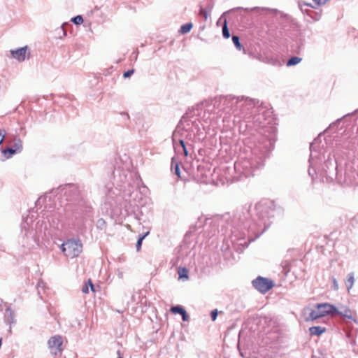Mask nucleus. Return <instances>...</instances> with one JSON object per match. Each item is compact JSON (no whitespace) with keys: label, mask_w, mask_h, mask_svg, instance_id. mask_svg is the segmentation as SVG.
<instances>
[{"label":"nucleus","mask_w":358,"mask_h":358,"mask_svg":"<svg viewBox=\"0 0 358 358\" xmlns=\"http://www.w3.org/2000/svg\"><path fill=\"white\" fill-rule=\"evenodd\" d=\"M223 221L222 217L206 218L205 220V226L213 225L214 233L217 230L220 222Z\"/></svg>","instance_id":"18"},{"label":"nucleus","mask_w":358,"mask_h":358,"mask_svg":"<svg viewBox=\"0 0 358 358\" xmlns=\"http://www.w3.org/2000/svg\"><path fill=\"white\" fill-rule=\"evenodd\" d=\"M276 206L275 202L270 199H263L251 206L244 207L237 210L231 220V232L234 236H238L236 233L240 230L241 237H237L238 245L247 248L249 243L253 241L248 237L250 231L257 234V237L262 235L271 224V219L275 216Z\"/></svg>","instance_id":"2"},{"label":"nucleus","mask_w":358,"mask_h":358,"mask_svg":"<svg viewBox=\"0 0 358 358\" xmlns=\"http://www.w3.org/2000/svg\"><path fill=\"white\" fill-rule=\"evenodd\" d=\"M238 10H244L246 12L255 11L259 17L264 19L265 21L268 20L273 23L277 22L278 23H282V22H289L291 17L289 15L285 14L282 12L275 8H270L267 7H253L252 8H243L242 7L234 8L225 13H226L234 12Z\"/></svg>","instance_id":"4"},{"label":"nucleus","mask_w":358,"mask_h":358,"mask_svg":"<svg viewBox=\"0 0 358 358\" xmlns=\"http://www.w3.org/2000/svg\"><path fill=\"white\" fill-rule=\"evenodd\" d=\"M96 227L99 230H103L106 227V222L103 218H100L96 221Z\"/></svg>","instance_id":"34"},{"label":"nucleus","mask_w":358,"mask_h":358,"mask_svg":"<svg viewBox=\"0 0 358 358\" xmlns=\"http://www.w3.org/2000/svg\"><path fill=\"white\" fill-rule=\"evenodd\" d=\"M322 170L325 173L327 180H333L337 176V162L334 157L328 156L322 166Z\"/></svg>","instance_id":"8"},{"label":"nucleus","mask_w":358,"mask_h":358,"mask_svg":"<svg viewBox=\"0 0 358 358\" xmlns=\"http://www.w3.org/2000/svg\"><path fill=\"white\" fill-rule=\"evenodd\" d=\"M62 31H63V33H64V35L65 36V35H66V31H65V30L64 29V28H63V27H62Z\"/></svg>","instance_id":"49"},{"label":"nucleus","mask_w":358,"mask_h":358,"mask_svg":"<svg viewBox=\"0 0 358 358\" xmlns=\"http://www.w3.org/2000/svg\"><path fill=\"white\" fill-rule=\"evenodd\" d=\"M170 310L173 314H180V315H182L186 311L185 309L180 305L172 306Z\"/></svg>","instance_id":"26"},{"label":"nucleus","mask_w":358,"mask_h":358,"mask_svg":"<svg viewBox=\"0 0 358 358\" xmlns=\"http://www.w3.org/2000/svg\"><path fill=\"white\" fill-rule=\"evenodd\" d=\"M2 154L4 155L6 159L12 157L13 155L16 154L15 150L10 147H8L2 150Z\"/></svg>","instance_id":"25"},{"label":"nucleus","mask_w":358,"mask_h":358,"mask_svg":"<svg viewBox=\"0 0 358 358\" xmlns=\"http://www.w3.org/2000/svg\"><path fill=\"white\" fill-rule=\"evenodd\" d=\"M210 317H211V320L213 321H215L217 319V309L213 310V311H211Z\"/></svg>","instance_id":"42"},{"label":"nucleus","mask_w":358,"mask_h":358,"mask_svg":"<svg viewBox=\"0 0 358 358\" xmlns=\"http://www.w3.org/2000/svg\"><path fill=\"white\" fill-rule=\"evenodd\" d=\"M71 21L75 24L79 25L83 22V18L81 15H76L71 19Z\"/></svg>","instance_id":"35"},{"label":"nucleus","mask_w":358,"mask_h":358,"mask_svg":"<svg viewBox=\"0 0 358 358\" xmlns=\"http://www.w3.org/2000/svg\"><path fill=\"white\" fill-rule=\"evenodd\" d=\"M171 170L178 178H180V170L179 164L176 163L175 165H173V158L172 159Z\"/></svg>","instance_id":"33"},{"label":"nucleus","mask_w":358,"mask_h":358,"mask_svg":"<svg viewBox=\"0 0 358 358\" xmlns=\"http://www.w3.org/2000/svg\"><path fill=\"white\" fill-rule=\"evenodd\" d=\"M4 322L10 324L8 333L10 335L12 334L11 324H15L16 320L14 316V313L12 310L10 306H6L4 313Z\"/></svg>","instance_id":"15"},{"label":"nucleus","mask_w":358,"mask_h":358,"mask_svg":"<svg viewBox=\"0 0 358 358\" xmlns=\"http://www.w3.org/2000/svg\"><path fill=\"white\" fill-rule=\"evenodd\" d=\"M336 315L350 320H355L352 317V310L347 306H341L340 308H337V311L334 313V315Z\"/></svg>","instance_id":"17"},{"label":"nucleus","mask_w":358,"mask_h":358,"mask_svg":"<svg viewBox=\"0 0 358 358\" xmlns=\"http://www.w3.org/2000/svg\"><path fill=\"white\" fill-rule=\"evenodd\" d=\"M10 55L19 62L29 59L30 52L27 45L10 50Z\"/></svg>","instance_id":"11"},{"label":"nucleus","mask_w":358,"mask_h":358,"mask_svg":"<svg viewBox=\"0 0 358 358\" xmlns=\"http://www.w3.org/2000/svg\"><path fill=\"white\" fill-rule=\"evenodd\" d=\"M42 285H43V282H42V281H41V282H39L38 283V288L39 289V287H41Z\"/></svg>","instance_id":"48"},{"label":"nucleus","mask_w":358,"mask_h":358,"mask_svg":"<svg viewBox=\"0 0 358 358\" xmlns=\"http://www.w3.org/2000/svg\"><path fill=\"white\" fill-rule=\"evenodd\" d=\"M224 217H225V220H227L229 217V215H226V216H224Z\"/></svg>","instance_id":"50"},{"label":"nucleus","mask_w":358,"mask_h":358,"mask_svg":"<svg viewBox=\"0 0 358 358\" xmlns=\"http://www.w3.org/2000/svg\"><path fill=\"white\" fill-rule=\"evenodd\" d=\"M149 234V231H147L146 233H145L144 234H142V235H140L138 240H137V242H136V250L137 251H139L141 248V245H142V242L143 241V239Z\"/></svg>","instance_id":"28"},{"label":"nucleus","mask_w":358,"mask_h":358,"mask_svg":"<svg viewBox=\"0 0 358 358\" xmlns=\"http://www.w3.org/2000/svg\"><path fill=\"white\" fill-rule=\"evenodd\" d=\"M186 122V124L184 126L185 131H190L193 133L194 136L197 137L199 136L202 134L201 129L200 127V122L196 120H187L185 116H182V120Z\"/></svg>","instance_id":"12"},{"label":"nucleus","mask_w":358,"mask_h":358,"mask_svg":"<svg viewBox=\"0 0 358 358\" xmlns=\"http://www.w3.org/2000/svg\"><path fill=\"white\" fill-rule=\"evenodd\" d=\"M4 322L10 324L8 333L10 335L12 334L11 324H15L16 320L14 316V313L12 310L10 306H6L4 313Z\"/></svg>","instance_id":"14"},{"label":"nucleus","mask_w":358,"mask_h":358,"mask_svg":"<svg viewBox=\"0 0 358 358\" xmlns=\"http://www.w3.org/2000/svg\"><path fill=\"white\" fill-rule=\"evenodd\" d=\"M298 6L303 13H307L308 15H310L309 12L311 11V10H310L309 8H315L311 3H306L305 1H299L298 2Z\"/></svg>","instance_id":"19"},{"label":"nucleus","mask_w":358,"mask_h":358,"mask_svg":"<svg viewBox=\"0 0 358 358\" xmlns=\"http://www.w3.org/2000/svg\"><path fill=\"white\" fill-rule=\"evenodd\" d=\"M181 316H182V320L185 321H185H188L189 319V317L187 311H185V313H184Z\"/></svg>","instance_id":"45"},{"label":"nucleus","mask_w":358,"mask_h":358,"mask_svg":"<svg viewBox=\"0 0 358 358\" xmlns=\"http://www.w3.org/2000/svg\"><path fill=\"white\" fill-rule=\"evenodd\" d=\"M59 189L69 197L67 199H74L78 196V188L74 184H66L64 186H60Z\"/></svg>","instance_id":"13"},{"label":"nucleus","mask_w":358,"mask_h":358,"mask_svg":"<svg viewBox=\"0 0 358 358\" xmlns=\"http://www.w3.org/2000/svg\"><path fill=\"white\" fill-rule=\"evenodd\" d=\"M6 306H9L6 303H4L2 299H0V311L6 310Z\"/></svg>","instance_id":"43"},{"label":"nucleus","mask_w":358,"mask_h":358,"mask_svg":"<svg viewBox=\"0 0 358 358\" xmlns=\"http://www.w3.org/2000/svg\"><path fill=\"white\" fill-rule=\"evenodd\" d=\"M6 131L4 129H0V145L3 143V138H5Z\"/></svg>","instance_id":"40"},{"label":"nucleus","mask_w":358,"mask_h":358,"mask_svg":"<svg viewBox=\"0 0 358 358\" xmlns=\"http://www.w3.org/2000/svg\"><path fill=\"white\" fill-rule=\"evenodd\" d=\"M314 3L317 6H323L329 0H313Z\"/></svg>","instance_id":"41"},{"label":"nucleus","mask_w":358,"mask_h":358,"mask_svg":"<svg viewBox=\"0 0 358 358\" xmlns=\"http://www.w3.org/2000/svg\"><path fill=\"white\" fill-rule=\"evenodd\" d=\"M337 311V308L330 303H318L315 310H312L309 313L308 320L313 321L318 318L326 316L327 315H334V313Z\"/></svg>","instance_id":"5"},{"label":"nucleus","mask_w":358,"mask_h":358,"mask_svg":"<svg viewBox=\"0 0 358 358\" xmlns=\"http://www.w3.org/2000/svg\"><path fill=\"white\" fill-rule=\"evenodd\" d=\"M252 286L262 294L266 293L274 286L273 281L268 278L258 276L252 281Z\"/></svg>","instance_id":"9"},{"label":"nucleus","mask_w":358,"mask_h":358,"mask_svg":"<svg viewBox=\"0 0 358 358\" xmlns=\"http://www.w3.org/2000/svg\"><path fill=\"white\" fill-rule=\"evenodd\" d=\"M94 213L92 207L88 203L85 202L79 211L76 215V219L80 222V229H85L86 224L89 222L92 225L93 222Z\"/></svg>","instance_id":"6"},{"label":"nucleus","mask_w":358,"mask_h":358,"mask_svg":"<svg viewBox=\"0 0 358 358\" xmlns=\"http://www.w3.org/2000/svg\"><path fill=\"white\" fill-rule=\"evenodd\" d=\"M179 144L181 146V148H182V147H184V145H187V143H186L183 139H180Z\"/></svg>","instance_id":"46"},{"label":"nucleus","mask_w":358,"mask_h":358,"mask_svg":"<svg viewBox=\"0 0 358 358\" xmlns=\"http://www.w3.org/2000/svg\"><path fill=\"white\" fill-rule=\"evenodd\" d=\"M214 7V3L213 1H209V2L207 3L205 10L208 11L209 13H211L213 8Z\"/></svg>","instance_id":"36"},{"label":"nucleus","mask_w":358,"mask_h":358,"mask_svg":"<svg viewBox=\"0 0 358 358\" xmlns=\"http://www.w3.org/2000/svg\"><path fill=\"white\" fill-rule=\"evenodd\" d=\"M210 13L207 10H206L205 9H203L202 7L200 8V10H199V14L203 15V17L205 18V20H207L208 19V14Z\"/></svg>","instance_id":"37"},{"label":"nucleus","mask_w":358,"mask_h":358,"mask_svg":"<svg viewBox=\"0 0 358 358\" xmlns=\"http://www.w3.org/2000/svg\"><path fill=\"white\" fill-rule=\"evenodd\" d=\"M186 132H187V135H186V138L188 140V141H190L192 142H196L197 141H200L201 140V137L199 136H194L192 132H191L190 131H186Z\"/></svg>","instance_id":"30"},{"label":"nucleus","mask_w":358,"mask_h":358,"mask_svg":"<svg viewBox=\"0 0 358 358\" xmlns=\"http://www.w3.org/2000/svg\"><path fill=\"white\" fill-rule=\"evenodd\" d=\"M179 278L187 280L188 279V270L186 268H180L178 270Z\"/></svg>","instance_id":"29"},{"label":"nucleus","mask_w":358,"mask_h":358,"mask_svg":"<svg viewBox=\"0 0 358 358\" xmlns=\"http://www.w3.org/2000/svg\"><path fill=\"white\" fill-rule=\"evenodd\" d=\"M326 329L320 326H314L309 328V332L311 336H320L325 332Z\"/></svg>","instance_id":"20"},{"label":"nucleus","mask_w":358,"mask_h":358,"mask_svg":"<svg viewBox=\"0 0 358 358\" xmlns=\"http://www.w3.org/2000/svg\"><path fill=\"white\" fill-rule=\"evenodd\" d=\"M89 287H90L92 292H95L94 286L90 279H89L83 286L82 292L85 294H87L89 292Z\"/></svg>","instance_id":"23"},{"label":"nucleus","mask_w":358,"mask_h":358,"mask_svg":"<svg viewBox=\"0 0 358 358\" xmlns=\"http://www.w3.org/2000/svg\"><path fill=\"white\" fill-rule=\"evenodd\" d=\"M214 106L220 107V110L226 113H234L235 116H239L241 119L245 110H249L250 107L254 106V102L252 99L248 97L227 96L215 99Z\"/></svg>","instance_id":"3"},{"label":"nucleus","mask_w":358,"mask_h":358,"mask_svg":"<svg viewBox=\"0 0 358 358\" xmlns=\"http://www.w3.org/2000/svg\"><path fill=\"white\" fill-rule=\"evenodd\" d=\"M354 282H355L354 273L351 272V273H348L347 280L345 281L346 287H347V289L348 292L353 287Z\"/></svg>","instance_id":"21"},{"label":"nucleus","mask_w":358,"mask_h":358,"mask_svg":"<svg viewBox=\"0 0 358 358\" xmlns=\"http://www.w3.org/2000/svg\"><path fill=\"white\" fill-rule=\"evenodd\" d=\"M38 293L39 295L41 294V292H40L39 289L38 290Z\"/></svg>","instance_id":"51"},{"label":"nucleus","mask_w":358,"mask_h":358,"mask_svg":"<svg viewBox=\"0 0 358 358\" xmlns=\"http://www.w3.org/2000/svg\"><path fill=\"white\" fill-rule=\"evenodd\" d=\"M61 250L67 257H78L82 252L83 245L78 239H69L61 245Z\"/></svg>","instance_id":"7"},{"label":"nucleus","mask_w":358,"mask_h":358,"mask_svg":"<svg viewBox=\"0 0 358 358\" xmlns=\"http://www.w3.org/2000/svg\"><path fill=\"white\" fill-rule=\"evenodd\" d=\"M254 106L245 110L241 119L247 127L259 129L255 145L251 148V157L239 159L234 164L236 171L245 178L255 176V172L264 166L265 159L273 149L275 141V129L268 125L270 121L266 117V111L259 105V101L253 99Z\"/></svg>","instance_id":"1"},{"label":"nucleus","mask_w":358,"mask_h":358,"mask_svg":"<svg viewBox=\"0 0 358 358\" xmlns=\"http://www.w3.org/2000/svg\"><path fill=\"white\" fill-rule=\"evenodd\" d=\"M192 27H193L192 23H191V22L185 23L180 27V32L181 34H187L191 31Z\"/></svg>","instance_id":"27"},{"label":"nucleus","mask_w":358,"mask_h":358,"mask_svg":"<svg viewBox=\"0 0 358 358\" xmlns=\"http://www.w3.org/2000/svg\"><path fill=\"white\" fill-rule=\"evenodd\" d=\"M134 73V69H129L127 71H124V73H123V77L124 78H128L129 77H131Z\"/></svg>","instance_id":"38"},{"label":"nucleus","mask_w":358,"mask_h":358,"mask_svg":"<svg viewBox=\"0 0 358 358\" xmlns=\"http://www.w3.org/2000/svg\"><path fill=\"white\" fill-rule=\"evenodd\" d=\"M222 36L225 38H229L230 37V32L227 27V20H224V25L222 27Z\"/></svg>","instance_id":"32"},{"label":"nucleus","mask_w":358,"mask_h":358,"mask_svg":"<svg viewBox=\"0 0 358 358\" xmlns=\"http://www.w3.org/2000/svg\"><path fill=\"white\" fill-rule=\"evenodd\" d=\"M310 155L309 159L310 167L308 170V175L314 179V176L317 173V165L320 159H319V155L315 150V143H312L310 145Z\"/></svg>","instance_id":"10"},{"label":"nucleus","mask_w":358,"mask_h":358,"mask_svg":"<svg viewBox=\"0 0 358 358\" xmlns=\"http://www.w3.org/2000/svg\"><path fill=\"white\" fill-rule=\"evenodd\" d=\"M11 148L15 150L16 153L20 152L22 150V141L19 138H15Z\"/></svg>","instance_id":"22"},{"label":"nucleus","mask_w":358,"mask_h":358,"mask_svg":"<svg viewBox=\"0 0 358 358\" xmlns=\"http://www.w3.org/2000/svg\"><path fill=\"white\" fill-rule=\"evenodd\" d=\"M332 282H333V288L334 290L338 289V283L337 280L335 278H332Z\"/></svg>","instance_id":"44"},{"label":"nucleus","mask_w":358,"mask_h":358,"mask_svg":"<svg viewBox=\"0 0 358 358\" xmlns=\"http://www.w3.org/2000/svg\"><path fill=\"white\" fill-rule=\"evenodd\" d=\"M349 115H350V113H349V114H347V115H344L343 117L338 119V120H336V122H340V121H341V120H343V119H345V118H346L347 117H348Z\"/></svg>","instance_id":"47"},{"label":"nucleus","mask_w":358,"mask_h":358,"mask_svg":"<svg viewBox=\"0 0 358 358\" xmlns=\"http://www.w3.org/2000/svg\"><path fill=\"white\" fill-rule=\"evenodd\" d=\"M117 358H123V357H117Z\"/></svg>","instance_id":"52"},{"label":"nucleus","mask_w":358,"mask_h":358,"mask_svg":"<svg viewBox=\"0 0 358 358\" xmlns=\"http://www.w3.org/2000/svg\"><path fill=\"white\" fill-rule=\"evenodd\" d=\"M301 60H302V58L294 56V57H290L287 60L286 65H287V66H295V65L298 64L299 63H300Z\"/></svg>","instance_id":"24"},{"label":"nucleus","mask_w":358,"mask_h":358,"mask_svg":"<svg viewBox=\"0 0 358 358\" xmlns=\"http://www.w3.org/2000/svg\"><path fill=\"white\" fill-rule=\"evenodd\" d=\"M232 41L235 45V47L236 48L237 50H241L242 49V45L240 42V38L238 36L236 35H233L232 36Z\"/></svg>","instance_id":"31"},{"label":"nucleus","mask_w":358,"mask_h":358,"mask_svg":"<svg viewBox=\"0 0 358 358\" xmlns=\"http://www.w3.org/2000/svg\"><path fill=\"white\" fill-rule=\"evenodd\" d=\"M62 338L61 336L57 335L50 337L48 340V346L50 348L53 349L55 348L58 351H62L61 346L62 345Z\"/></svg>","instance_id":"16"},{"label":"nucleus","mask_w":358,"mask_h":358,"mask_svg":"<svg viewBox=\"0 0 358 358\" xmlns=\"http://www.w3.org/2000/svg\"><path fill=\"white\" fill-rule=\"evenodd\" d=\"M192 145L187 143V145H184V147L182 148L183 154L185 157L189 155V147H192Z\"/></svg>","instance_id":"39"}]
</instances>
